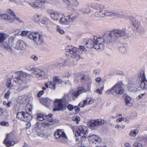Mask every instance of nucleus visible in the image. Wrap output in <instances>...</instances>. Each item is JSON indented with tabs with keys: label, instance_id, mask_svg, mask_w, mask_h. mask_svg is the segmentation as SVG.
<instances>
[{
	"label": "nucleus",
	"instance_id": "1",
	"mask_svg": "<svg viewBox=\"0 0 147 147\" xmlns=\"http://www.w3.org/2000/svg\"><path fill=\"white\" fill-rule=\"evenodd\" d=\"M87 46L85 45L84 46H79V48H77L72 46H68L66 47V50L67 52L70 53L71 56L74 59L77 61L81 59H83L82 55L79 54L78 52L82 53V51H80L81 50L83 51L86 52L88 49Z\"/></svg>",
	"mask_w": 147,
	"mask_h": 147
},
{
	"label": "nucleus",
	"instance_id": "2",
	"mask_svg": "<svg viewBox=\"0 0 147 147\" xmlns=\"http://www.w3.org/2000/svg\"><path fill=\"white\" fill-rule=\"evenodd\" d=\"M71 128L75 136L78 137L76 140L78 141H84L86 139L88 133L87 127L84 125L72 126Z\"/></svg>",
	"mask_w": 147,
	"mask_h": 147
},
{
	"label": "nucleus",
	"instance_id": "3",
	"mask_svg": "<svg viewBox=\"0 0 147 147\" xmlns=\"http://www.w3.org/2000/svg\"><path fill=\"white\" fill-rule=\"evenodd\" d=\"M94 40L95 43L94 48L96 49H102L104 48V44H107L112 42L109 34L107 33L105 34L102 36H94Z\"/></svg>",
	"mask_w": 147,
	"mask_h": 147
},
{
	"label": "nucleus",
	"instance_id": "4",
	"mask_svg": "<svg viewBox=\"0 0 147 147\" xmlns=\"http://www.w3.org/2000/svg\"><path fill=\"white\" fill-rule=\"evenodd\" d=\"M124 85L122 81L118 82L112 88L107 90L105 92L106 94H114L115 93L119 95H121L124 92L123 88Z\"/></svg>",
	"mask_w": 147,
	"mask_h": 147
},
{
	"label": "nucleus",
	"instance_id": "5",
	"mask_svg": "<svg viewBox=\"0 0 147 147\" xmlns=\"http://www.w3.org/2000/svg\"><path fill=\"white\" fill-rule=\"evenodd\" d=\"M90 7L96 10L97 11L95 13L96 17L102 18L104 17L107 12L105 13L103 5L96 3H93L91 4Z\"/></svg>",
	"mask_w": 147,
	"mask_h": 147
},
{
	"label": "nucleus",
	"instance_id": "6",
	"mask_svg": "<svg viewBox=\"0 0 147 147\" xmlns=\"http://www.w3.org/2000/svg\"><path fill=\"white\" fill-rule=\"evenodd\" d=\"M77 18V16L74 13H69L66 16L61 17L59 20L60 24L64 25H68L74 21Z\"/></svg>",
	"mask_w": 147,
	"mask_h": 147
},
{
	"label": "nucleus",
	"instance_id": "7",
	"mask_svg": "<svg viewBox=\"0 0 147 147\" xmlns=\"http://www.w3.org/2000/svg\"><path fill=\"white\" fill-rule=\"evenodd\" d=\"M55 137L59 142L65 143L68 140L67 136L62 129H57L55 133Z\"/></svg>",
	"mask_w": 147,
	"mask_h": 147
},
{
	"label": "nucleus",
	"instance_id": "8",
	"mask_svg": "<svg viewBox=\"0 0 147 147\" xmlns=\"http://www.w3.org/2000/svg\"><path fill=\"white\" fill-rule=\"evenodd\" d=\"M16 138V135L14 132L7 134L3 143L7 147L13 146L16 143L14 141Z\"/></svg>",
	"mask_w": 147,
	"mask_h": 147
},
{
	"label": "nucleus",
	"instance_id": "9",
	"mask_svg": "<svg viewBox=\"0 0 147 147\" xmlns=\"http://www.w3.org/2000/svg\"><path fill=\"white\" fill-rule=\"evenodd\" d=\"M62 81L58 76L53 78V81H49L45 84V86L47 88H49L50 89L54 90L56 88V84H59L62 83Z\"/></svg>",
	"mask_w": 147,
	"mask_h": 147
},
{
	"label": "nucleus",
	"instance_id": "10",
	"mask_svg": "<svg viewBox=\"0 0 147 147\" xmlns=\"http://www.w3.org/2000/svg\"><path fill=\"white\" fill-rule=\"evenodd\" d=\"M47 3H50L49 0H36L34 2H29V4L34 8L39 9L43 8L44 4Z\"/></svg>",
	"mask_w": 147,
	"mask_h": 147
},
{
	"label": "nucleus",
	"instance_id": "11",
	"mask_svg": "<svg viewBox=\"0 0 147 147\" xmlns=\"http://www.w3.org/2000/svg\"><path fill=\"white\" fill-rule=\"evenodd\" d=\"M65 102L64 99H55L54 102L55 108L53 109V111H62L64 110L65 107L63 104Z\"/></svg>",
	"mask_w": 147,
	"mask_h": 147
},
{
	"label": "nucleus",
	"instance_id": "12",
	"mask_svg": "<svg viewBox=\"0 0 147 147\" xmlns=\"http://www.w3.org/2000/svg\"><path fill=\"white\" fill-rule=\"evenodd\" d=\"M126 34L124 30H115L109 34L112 42L116 40L117 37L124 36Z\"/></svg>",
	"mask_w": 147,
	"mask_h": 147
},
{
	"label": "nucleus",
	"instance_id": "13",
	"mask_svg": "<svg viewBox=\"0 0 147 147\" xmlns=\"http://www.w3.org/2000/svg\"><path fill=\"white\" fill-rule=\"evenodd\" d=\"M14 81L16 84L20 85L18 88V91H21L28 87L26 82L23 80V77L22 76L15 78L14 79Z\"/></svg>",
	"mask_w": 147,
	"mask_h": 147
},
{
	"label": "nucleus",
	"instance_id": "14",
	"mask_svg": "<svg viewBox=\"0 0 147 147\" xmlns=\"http://www.w3.org/2000/svg\"><path fill=\"white\" fill-rule=\"evenodd\" d=\"M17 118L22 121L29 122L32 119V117L29 113L24 112H20L17 113Z\"/></svg>",
	"mask_w": 147,
	"mask_h": 147
},
{
	"label": "nucleus",
	"instance_id": "15",
	"mask_svg": "<svg viewBox=\"0 0 147 147\" xmlns=\"http://www.w3.org/2000/svg\"><path fill=\"white\" fill-rule=\"evenodd\" d=\"M46 11L50 15L49 16L52 20L55 21L59 20L61 15L60 11L50 9H47Z\"/></svg>",
	"mask_w": 147,
	"mask_h": 147
},
{
	"label": "nucleus",
	"instance_id": "16",
	"mask_svg": "<svg viewBox=\"0 0 147 147\" xmlns=\"http://www.w3.org/2000/svg\"><path fill=\"white\" fill-rule=\"evenodd\" d=\"M28 70L29 71H32V73L37 78H41L45 75V73L43 70L37 68L28 67Z\"/></svg>",
	"mask_w": 147,
	"mask_h": 147
},
{
	"label": "nucleus",
	"instance_id": "17",
	"mask_svg": "<svg viewBox=\"0 0 147 147\" xmlns=\"http://www.w3.org/2000/svg\"><path fill=\"white\" fill-rule=\"evenodd\" d=\"M6 16L8 17L7 18H6L8 19V21L5 20L6 22L9 23H12L16 20L18 22L20 23H22L23 22L20 18H17L15 14L13 11L10 10L9 12V14H6Z\"/></svg>",
	"mask_w": 147,
	"mask_h": 147
},
{
	"label": "nucleus",
	"instance_id": "18",
	"mask_svg": "<svg viewBox=\"0 0 147 147\" xmlns=\"http://www.w3.org/2000/svg\"><path fill=\"white\" fill-rule=\"evenodd\" d=\"M81 79L83 81L86 82L84 85V88L86 92L90 91L92 83V81L89 80L88 77L86 75L83 76L81 78Z\"/></svg>",
	"mask_w": 147,
	"mask_h": 147
},
{
	"label": "nucleus",
	"instance_id": "19",
	"mask_svg": "<svg viewBox=\"0 0 147 147\" xmlns=\"http://www.w3.org/2000/svg\"><path fill=\"white\" fill-rule=\"evenodd\" d=\"M88 139L90 142L95 144H99L102 141V139L101 137L94 134H90Z\"/></svg>",
	"mask_w": 147,
	"mask_h": 147
},
{
	"label": "nucleus",
	"instance_id": "20",
	"mask_svg": "<svg viewBox=\"0 0 147 147\" xmlns=\"http://www.w3.org/2000/svg\"><path fill=\"white\" fill-rule=\"evenodd\" d=\"M104 120L102 119H98L96 120H92L89 123L90 128L93 129L97 126L104 124Z\"/></svg>",
	"mask_w": 147,
	"mask_h": 147
},
{
	"label": "nucleus",
	"instance_id": "21",
	"mask_svg": "<svg viewBox=\"0 0 147 147\" xmlns=\"http://www.w3.org/2000/svg\"><path fill=\"white\" fill-rule=\"evenodd\" d=\"M127 88L130 91L135 92L137 90V88L135 84L134 80L132 78L129 79L127 84Z\"/></svg>",
	"mask_w": 147,
	"mask_h": 147
},
{
	"label": "nucleus",
	"instance_id": "22",
	"mask_svg": "<svg viewBox=\"0 0 147 147\" xmlns=\"http://www.w3.org/2000/svg\"><path fill=\"white\" fill-rule=\"evenodd\" d=\"M74 98H76L74 92L73 90H71L67 94H65L62 99L65 100V102H66L73 99L74 100Z\"/></svg>",
	"mask_w": 147,
	"mask_h": 147
},
{
	"label": "nucleus",
	"instance_id": "23",
	"mask_svg": "<svg viewBox=\"0 0 147 147\" xmlns=\"http://www.w3.org/2000/svg\"><path fill=\"white\" fill-rule=\"evenodd\" d=\"M26 47V44L24 41L19 40L17 42L13 47L17 50H24Z\"/></svg>",
	"mask_w": 147,
	"mask_h": 147
},
{
	"label": "nucleus",
	"instance_id": "24",
	"mask_svg": "<svg viewBox=\"0 0 147 147\" xmlns=\"http://www.w3.org/2000/svg\"><path fill=\"white\" fill-rule=\"evenodd\" d=\"M43 36L42 34L38 32L33 42L35 44L38 45H41L43 42Z\"/></svg>",
	"mask_w": 147,
	"mask_h": 147
},
{
	"label": "nucleus",
	"instance_id": "25",
	"mask_svg": "<svg viewBox=\"0 0 147 147\" xmlns=\"http://www.w3.org/2000/svg\"><path fill=\"white\" fill-rule=\"evenodd\" d=\"M65 3L68 5L76 7L79 4L78 1L77 0H62Z\"/></svg>",
	"mask_w": 147,
	"mask_h": 147
},
{
	"label": "nucleus",
	"instance_id": "26",
	"mask_svg": "<svg viewBox=\"0 0 147 147\" xmlns=\"http://www.w3.org/2000/svg\"><path fill=\"white\" fill-rule=\"evenodd\" d=\"M75 95L76 98L78 97L80 94L85 92H86L85 89L83 87H80L76 89L73 90Z\"/></svg>",
	"mask_w": 147,
	"mask_h": 147
},
{
	"label": "nucleus",
	"instance_id": "27",
	"mask_svg": "<svg viewBox=\"0 0 147 147\" xmlns=\"http://www.w3.org/2000/svg\"><path fill=\"white\" fill-rule=\"evenodd\" d=\"M8 37V35L4 32L0 33V46L3 45L5 41Z\"/></svg>",
	"mask_w": 147,
	"mask_h": 147
},
{
	"label": "nucleus",
	"instance_id": "28",
	"mask_svg": "<svg viewBox=\"0 0 147 147\" xmlns=\"http://www.w3.org/2000/svg\"><path fill=\"white\" fill-rule=\"evenodd\" d=\"M125 103L126 105L129 107H131L133 105V99L129 96H127L125 98Z\"/></svg>",
	"mask_w": 147,
	"mask_h": 147
},
{
	"label": "nucleus",
	"instance_id": "29",
	"mask_svg": "<svg viewBox=\"0 0 147 147\" xmlns=\"http://www.w3.org/2000/svg\"><path fill=\"white\" fill-rule=\"evenodd\" d=\"M38 33L37 32L30 31L29 35H28V38L33 41Z\"/></svg>",
	"mask_w": 147,
	"mask_h": 147
},
{
	"label": "nucleus",
	"instance_id": "30",
	"mask_svg": "<svg viewBox=\"0 0 147 147\" xmlns=\"http://www.w3.org/2000/svg\"><path fill=\"white\" fill-rule=\"evenodd\" d=\"M86 45L87 47H88V49L91 48L93 47L94 48V45H95V43L94 38L93 40H89L86 43Z\"/></svg>",
	"mask_w": 147,
	"mask_h": 147
},
{
	"label": "nucleus",
	"instance_id": "31",
	"mask_svg": "<svg viewBox=\"0 0 147 147\" xmlns=\"http://www.w3.org/2000/svg\"><path fill=\"white\" fill-rule=\"evenodd\" d=\"M138 77L140 81L146 80L145 76L144 71L142 70L139 73L138 75Z\"/></svg>",
	"mask_w": 147,
	"mask_h": 147
},
{
	"label": "nucleus",
	"instance_id": "32",
	"mask_svg": "<svg viewBox=\"0 0 147 147\" xmlns=\"http://www.w3.org/2000/svg\"><path fill=\"white\" fill-rule=\"evenodd\" d=\"M41 102L42 104L46 107H48L51 103V101L48 98H45L42 99L41 101Z\"/></svg>",
	"mask_w": 147,
	"mask_h": 147
},
{
	"label": "nucleus",
	"instance_id": "33",
	"mask_svg": "<svg viewBox=\"0 0 147 147\" xmlns=\"http://www.w3.org/2000/svg\"><path fill=\"white\" fill-rule=\"evenodd\" d=\"M27 99V96L25 95H23L19 97L17 101L18 102L20 103H25Z\"/></svg>",
	"mask_w": 147,
	"mask_h": 147
},
{
	"label": "nucleus",
	"instance_id": "34",
	"mask_svg": "<svg viewBox=\"0 0 147 147\" xmlns=\"http://www.w3.org/2000/svg\"><path fill=\"white\" fill-rule=\"evenodd\" d=\"M140 86L141 89L144 90H147V80H146L140 81Z\"/></svg>",
	"mask_w": 147,
	"mask_h": 147
},
{
	"label": "nucleus",
	"instance_id": "35",
	"mask_svg": "<svg viewBox=\"0 0 147 147\" xmlns=\"http://www.w3.org/2000/svg\"><path fill=\"white\" fill-rule=\"evenodd\" d=\"M6 85L7 88L12 89L15 88V86L11 83V80L10 78H8L6 83Z\"/></svg>",
	"mask_w": 147,
	"mask_h": 147
},
{
	"label": "nucleus",
	"instance_id": "36",
	"mask_svg": "<svg viewBox=\"0 0 147 147\" xmlns=\"http://www.w3.org/2000/svg\"><path fill=\"white\" fill-rule=\"evenodd\" d=\"M139 132V130L138 129H133L131 131L129 135L131 137H134L138 134Z\"/></svg>",
	"mask_w": 147,
	"mask_h": 147
},
{
	"label": "nucleus",
	"instance_id": "37",
	"mask_svg": "<svg viewBox=\"0 0 147 147\" xmlns=\"http://www.w3.org/2000/svg\"><path fill=\"white\" fill-rule=\"evenodd\" d=\"M42 17L41 14H36L33 17L34 21L36 23H39Z\"/></svg>",
	"mask_w": 147,
	"mask_h": 147
},
{
	"label": "nucleus",
	"instance_id": "38",
	"mask_svg": "<svg viewBox=\"0 0 147 147\" xmlns=\"http://www.w3.org/2000/svg\"><path fill=\"white\" fill-rule=\"evenodd\" d=\"M80 11L84 13H88L90 12V9L88 7H83L80 8Z\"/></svg>",
	"mask_w": 147,
	"mask_h": 147
},
{
	"label": "nucleus",
	"instance_id": "39",
	"mask_svg": "<svg viewBox=\"0 0 147 147\" xmlns=\"http://www.w3.org/2000/svg\"><path fill=\"white\" fill-rule=\"evenodd\" d=\"M37 115V119L41 121L46 119L47 117L46 116L44 115L42 113H38Z\"/></svg>",
	"mask_w": 147,
	"mask_h": 147
},
{
	"label": "nucleus",
	"instance_id": "40",
	"mask_svg": "<svg viewBox=\"0 0 147 147\" xmlns=\"http://www.w3.org/2000/svg\"><path fill=\"white\" fill-rule=\"evenodd\" d=\"M32 105L30 104H28L26 105L25 107V110L27 113L28 112H30L32 111Z\"/></svg>",
	"mask_w": 147,
	"mask_h": 147
},
{
	"label": "nucleus",
	"instance_id": "41",
	"mask_svg": "<svg viewBox=\"0 0 147 147\" xmlns=\"http://www.w3.org/2000/svg\"><path fill=\"white\" fill-rule=\"evenodd\" d=\"M132 24L137 29L139 27L140 23L135 19H133L132 21Z\"/></svg>",
	"mask_w": 147,
	"mask_h": 147
},
{
	"label": "nucleus",
	"instance_id": "42",
	"mask_svg": "<svg viewBox=\"0 0 147 147\" xmlns=\"http://www.w3.org/2000/svg\"><path fill=\"white\" fill-rule=\"evenodd\" d=\"M25 2V0H15L14 3L17 5H22L24 6V3Z\"/></svg>",
	"mask_w": 147,
	"mask_h": 147
},
{
	"label": "nucleus",
	"instance_id": "43",
	"mask_svg": "<svg viewBox=\"0 0 147 147\" xmlns=\"http://www.w3.org/2000/svg\"><path fill=\"white\" fill-rule=\"evenodd\" d=\"M30 31H29L28 30H23L22 31L20 34V33H18L17 35H20L22 36H26L27 35H29V33Z\"/></svg>",
	"mask_w": 147,
	"mask_h": 147
},
{
	"label": "nucleus",
	"instance_id": "44",
	"mask_svg": "<svg viewBox=\"0 0 147 147\" xmlns=\"http://www.w3.org/2000/svg\"><path fill=\"white\" fill-rule=\"evenodd\" d=\"M48 20V18L46 17L42 16L40 21L42 24H46Z\"/></svg>",
	"mask_w": 147,
	"mask_h": 147
},
{
	"label": "nucleus",
	"instance_id": "45",
	"mask_svg": "<svg viewBox=\"0 0 147 147\" xmlns=\"http://www.w3.org/2000/svg\"><path fill=\"white\" fill-rule=\"evenodd\" d=\"M86 101L85 100H82L80 102L78 106L80 107H85L87 105Z\"/></svg>",
	"mask_w": 147,
	"mask_h": 147
},
{
	"label": "nucleus",
	"instance_id": "46",
	"mask_svg": "<svg viewBox=\"0 0 147 147\" xmlns=\"http://www.w3.org/2000/svg\"><path fill=\"white\" fill-rule=\"evenodd\" d=\"M56 31L58 32L61 34H63L65 33V32L60 27L58 26L57 27Z\"/></svg>",
	"mask_w": 147,
	"mask_h": 147
},
{
	"label": "nucleus",
	"instance_id": "47",
	"mask_svg": "<svg viewBox=\"0 0 147 147\" xmlns=\"http://www.w3.org/2000/svg\"><path fill=\"white\" fill-rule=\"evenodd\" d=\"M0 125L3 126L7 127L9 125V124L8 122L3 121L0 122Z\"/></svg>",
	"mask_w": 147,
	"mask_h": 147
},
{
	"label": "nucleus",
	"instance_id": "48",
	"mask_svg": "<svg viewBox=\"0 0 147 147\" xmlns=\"http://www.w3.org/2000/svg\"><path fill=\"white\" fill-rule=\"evenodd\" d=\"M134 146L136 147H144L143 144L138 142H135L134 144Z\"/></svg>",
	"mask_w": 147,
	"mask_h": 147
},
{
	"label": "nucleus",
	"instance_id": "49",
	"mask_svg": "<svg viewBox=\"0 0 147 147\" xmlns=\"http://www.w3.org/2000/svg\"><path fill=\"white\" fill-rule=\"evenodd\" d=\"M6 17H8L7 16H6V14H0V19H4L5 20H6V21H8V19L6 18H5Z\"/></svg>",
	"mask_w": 147,
	"mask_h": 147
},
{
	"label": "nucleus",
	"instance_id": "50",
	"mask_svg": "<svg viewBox=\"0 0 147 147\" xmlns=\"http://www.w3.org/2000/svg\"><path fill=\"white\" fill-rule=\"evenodd\" d=\"M104 88V86H103L100 89H97L96 91V92L100 94H102L103 92Z\"/></svg>",
	"mask_w": 147,
	"mask_h": 147
},
{
	"label": "nucleus",
	"instance_id": "51",
	"mask_svg": "<svg viewBox=\"0 0 147 147\" xmlns=\"http://www.w3.org/2000/svg\"><path fill=\"white\" fill-rule=\"evenodd\" d=\"M31 58L34 61H36L38 59V57L36 55H33L31 56Z\"/></svg>",
	"mask_w": 147,
	"mask_h": 147
},
{
	"label": "nucleus",
	"instance_id": "52",
	"mask_svg": "<svg viewBox=\"0 0 147 147\" xmlns=\"http://www.w3.org/2000/svg\"><path fill=\"white\" fill-rule=\"evenodd\" d=\"M11 101H9L7 102L6 101H4L3 104L4 105H5L7 107H9L10 106V105L11 104Z\"/></svg>",
	"mask_w": 147,
	"mask_h": 147
},
{
	"label": "nucleus",
	"instance_id": "53",
	"mask_svg": "<svg viewBox=\"0 0 147 147\" xmlns=\"http://www.w3.org/2000/svg\"><path fill=\"white\" fill-rule=\"evenodd\" d=\"M72 119L74 121H75L78 122L80 120V117L78 116H75L73 117Z\"/></svg>",
	"mask_w": 147,
	"mask_h": 147
},
{
	"label": "nucleus",
	"instance_id": "54",
	"mask_svg": "<svg viewBox=\"0 0 147 147\" xmlns=\"http://www.w3.org/2000/svg\"><path fill=\"white\" fill-rule=\"evenodd\" d=\"M85 100L86 101V102L87 105L92 104L93 100V99L90 98H88Z\"/></svg>",
	"mask_w": 147,
	"mask_h": 147
},
{
	"label": "nucleus",
	"instance_id": "55",
	"mask_svg": "<svg viewBox=\"0 0 147 147\" xmlns=\"http://www.w3.org/2000/svg\"><path fill=\"white\" fill-rule=\"evenodd\" d=\"M119 51L122 53H124L126 52V49L124 47H120L119 49Z\"/></svg>",
	"mask_w": 147,
	"mask_h": 147
},
{
	"label": "nucleus",
	"instance_id": "56",
	"mask_svg": "<svg viewBox=\"0 0 147 147\" xmlns=\"http://www.w3.org/2000/svg\"><path fill=\"white\" fill-rule=\"evenodd\" d=\"M11 93V92L10 90H8L7 92L5 94L4 97L5 98L8 99Z\"/></svg>",
	"mask_w": 147,
	"mask_h": 147
},
{
	"label": "nucleus",
	"instance_id": "57",
	"mask_svg": "<svg viewBox=\"0 0 147 147\" xmlns=\"http://www.w3.org/2000/svg\"><path fill=\"white\" fill-rule=\"evenodd\" d=\"M74 107L72 105L70 104L67 106V108L69 111H72L74 109Z\"/></svg>",
	"mask_w": 147,
	"mask_h": 147
},
{
	"label": "nucleus",
	"instance_id": "58",
	"mask_svg": "<svg viewBox=\"0 0 147 147\" xmlns=\"http://www.w3.org/2000/svg\"><path fill=\"white\" fill-rule=\"evenodd\" d=\"M52 115L51 114H49L48 115V116H46L47 117V120H48V121L50 122H51L52 121Z\"/></svg>",
	"mask_w": 147,
	"mask_h": 147
},
{
	"label": "nucleus",
	"instance_id": "59",
	"mask_svg": "<svg viewBox=\"0 0 147 147\" xmlns=\"http://www.w3.org/2000/svg\"><path fill=\"white\" fill-rule=\"evenodd\" d=\"M125 119L124 117H120L118 118L116 121L117 122H121L123 121H125Z\"/></svg>",
	"mask_w": 147,
	"mask_h": 147
},
{
	"label": "nucleus",
	"instance_id": "60",
	"mask_svg": "<svg viewBox=\"0 0 147 147\" xmlns=\"http://www.w3.org/2000/svg\"><path fill=\"white\" fill-rule=\"evenodd\" d=\"M101 80L102 79L100 77H98L95 79L96 83L97 84L99 83Z\"/></svg>",
	"mask_w": 147,
	"mask_h": 147
},
{
	"label": "nucleus",
	"instance_id": "61",
	"mask_svg": "<svg viewBox=\"0 0 147 147\" xmlns=\"http://www.w3.org/2000/svg\"><path fill=\"white\" fill-rule=\"evenodd\" d=\"M44 93V91L43 90H41L39 91V92L38 93L37 96L38 97L41 96Z\"/></svg>",
	"mask_w": 147,
	"mask_h": 147
},
{
	"label": "nucleus",
	"instance_id": "62",
	"mask_svg": "<svg viewBox=\"0 0 147 147\" xmlns=\"http://www.w3.org/2000/svg\"><path fill=\"white\" fill-rule=\"evenodd\" d=\"M74 109H75V110L76 113H78L80 110V109L78 108L77 106H75L74 107Z\"/></svg>",
	"mask_w": 147,
	"mask_h": 147
},
{
	"label": "nucleus",
	"instance_id": "63",
	"mask_svg": "<svg viewBox=\"0 0 147 147\" xmlns=\"http://www.w3.org/2000/svg\"><path fill=\"white\" fill-rule=\"evenodd\" d=\"M115 128L117 130H119L120 128H121V125H117L115 126Z\"/></svg>",
	"mask_w": 147,
	"mask_h": 147
},
{
	"label": "nucleus",
	"instance_id": "64",
	"mask_svg": "<svg viewBox=\"0 0 147 147\" xmlns=\"http://www.w3.org/2000/svg\"><path fill=\"white\" fill-rule=\"evenodd\" d=\"M125 147H131L129 144L128 142H126L124 144Z\"/></svg>",
	"mask_w": 147,
	"mask_h": 147
}]
</instances>
